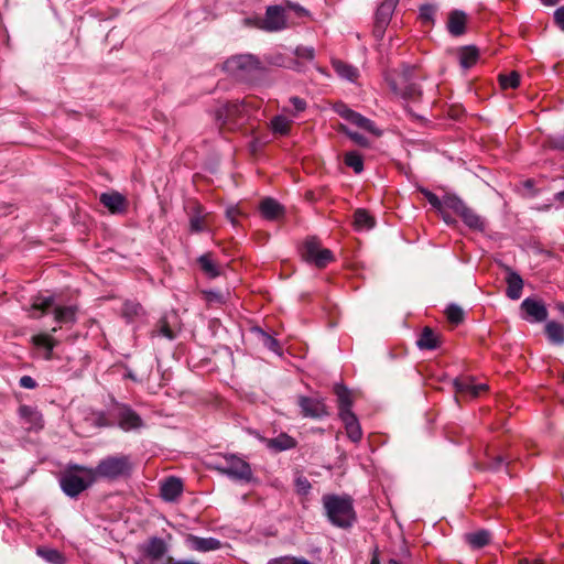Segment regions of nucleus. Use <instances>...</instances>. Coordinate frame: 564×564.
Returning <instances> with one entry per match:
<instances>
[{"label": "nucleus", "mask_w": 564, "mask_h": 564, "mask_svg": "<svg viewBox=\"0 0 564 564\" xmlns=\"http://www.w3.org/2000/svg\"><path fill=\"white\" fill-rule=\"evenodd\" d=\"M324 514L339 529H350L357 522L354 499L349 495L326 494L322 497Z\"/></svg>", "instance_id": "obj_1"}, {"label": "nucleus", "mask_w": 564, "mask_h": 564, "mask_svg": "<svg viewBox=\"0 0 564 564\" xmlns=\"http://www.w3.org/2000/svg\"><path fill=\"white\" fill-rule=\"evenodd\" d=\"M75 468L83 474H91L95 478L110 481L130 478L133 471V463L129 455H111L99 460L95 468L76 465Z\"/></svg>", "instance_id": "obj_2"}, {"label": "nucleus", "mask_w": 564, "mask_h": 564, "mask_svg": "<svg viewBox=\"0 0 564 564\" xmlns=\"http://www.w3.org/2000/svg\"><path fill=\"white\" fill-rule=\"evenodd\" d=\"M415 66L404 64L400 72L387 73L384 79L390 90L409 101H419L422 97V88L414 80Z\"/></svg>", "instance_id": "obj_3"}, {"label": "nucleus", "mask_w": 564, "mask_h": 564, "mask_svg": "<svg viewBox=\"0 0 564 564\" xmlns=\"http://www.w3.org/2000/svg\"><path fill=\"white\" fill-rule=\"evenodd\" d=\"M214 469L235 481L251 482L253 471L248 462L235 454H226L223 462L215 464Z\"/></svg>", "instance_id": "obj_4"}, {"label": "nucleus", "mask_w": 564, "mask_h": 564, "mask_svg": "<svg viewBox=\"0 0 564 564\" xmlns=\"http://www.w3.org/2000/svg\"><path fill=\"white\" fill-rule=\"evenodd\" d=\"M76 465L69 466L59 478V485L64 494L70 498H77L83 491L89 488L94 482L95 478L91 474H85L79 476L80 473L75 468Z\"/></svg>", "instance_id": "obj_5"}, {"label": "nucleus", "mask_w": 564, "mask_h": 564, "mask_svg": "<svg viewBox=\"0 0 564 564\" xmlns=\"http://www.w3.org/2000/svg\"><path fill=\"white\" fill-rule=\"evenodd\" d=\"M301 254L306 262L313 263L317 268H325L335 259L333 251L322 248L319 240L314 236L305 239Z\"/></svg>", "instance_id": "obj_6"}, {"label": "nucleus", "mask_w": 564, "mask_h": 564, "mask_svg": "<svg viewBox=\"0 0 564 564\" xmlns=\"http://www.w3.org/2000/svg\"><path fill=\"white\" fill-rule=\"evenodd\" d=\"M110 415L117 425L126 432L139 430L144 425L142 417L130 405L124 403L115 402L110 410Z\"/></svg>", "instance_id": "obj_7"}, {"label": "nucleus", "mask_w": 564, "mask_h": 564, "mask_svg": "<svg viewBox=\"0 0 564 564\" xmlns=\"http://www.w3.org/2000/svg\"><path fill=\"white\" fill-rule=\"evenodd\" d=\"M43 315L53 313L54 321L62 324H73L76 321V308L74 306H57L54 304L53 296L40 297L37 295V312Z\"/></svg>", "instance_id": "obj_8"}, {"label": "nucleus", "mask_w": 564, "mask_h": 564, "mask_svg": "<svg viewBox=\"0 0 564 564\" xmlns=\"http://www.w3.org/2000/svg\"><path fill=\"white\" fill-rule=\"evenodd\" d=\"M258 29L267 32H276L286 28L285 11L282 6H269L264 19H258L254 24Z\"/></svg>", "instance_id": "obj_9"}, {"label": "nucleus", "mask_w": 564, "mask_h": 564, "mask_svg": "<svg viewBox=\"0 0 564 564\" xmlns=\"http://www.w3.org/2000/svg\"><path fill=\"white\" fill-rule=\"evenodd\" d=\"M335 112L351 124L368 131L375 135H380L381 131L377 129L375 122L361 113L350 109L346 104L338 102L334 106Z\"/></svg>", "instance_id": "obj_10"}, {"label": "nucleus", "mask_w": 564, "mask_h": 564, "mask_svg": "<svg viewBox=\"0 0 564 564\" xmlns=\"http://www.w3.org/2000/svg\"><path fill=\"white\" fill-rule=\"evenodd\" d=\"M399 0H383L377 8L372 34L377 40H382Z\"/></svg>", "instance_id": "obj_11"}, {"label": "nucleus", "mask_w": 564, "mask_h": 564, "mask_svg": "<svg viewBox=\"0 0 564 564\" xmlns=\"http://www.w3.org/2000/svg\"><path fill=\"white\" fill-rule=\"evenodd\" d=\"M297 405L303 417L323 419L329 415L324 398L299 395Z\"/></svg>", "instance_id": "obj_12"}, {"label": "nucleus", "mask_w": 564, "mask_h": 564, "mask_svg": "<svg viewBox=\"0 0 564 564\" xmlns=\"http://www.w3.org/2000/svg\"><path fill=\"white\" fill-rule=\"evenodd\" d=\"M521 317L529 323H542L547 319L549 312L542 300L527 297L520 305Z\"/></svg>", "instance_id": "obj_13"}, {"label": "nucleus", "mask_w": 564, "mask_h": 564, "mask_svg": "<svg viewBox=\"0 0 564 564\" xmlns=\"http://www.w3.org/2000/svg\"><path fill=\"white\" fill-rule=\"evenodd\" d=\"M226 68L231 72H241L253 74L263 70L260 59L252 54H241L228 58L225 63Z\"/></svg>", "instance_id": "obj_14"}, {"label": "nucleus", "mask_w": 564, "mask_h": 564, "mask_svg": "<svg viewBox=\"0 0 564 564\" xmlns=\"http://www.w3.org/2000/svg\"><path fill=\"white\" fill-rule=\"evenodd\" d=\"M246 111L245 102H227L216 110V121L220 126L236 124Z\"/></svg>", "instance_id": "obj_15"}, {"label": "nucleus", "mask_w": 564, "mask_h": 564, "mask_svg": "<svg viewBox=\"0 0 564 564\" xmlns=\"http://www.w3.org/2000/svg\"><path fill=\"white\" fill-rule=\"evenodd\" d=\"M456 393L467 399H476L488 390L486 383H476L473 377H458L453 382Z\"/></svg>", "instance_id": "obj_16"}, {"label": "nucleus", "mask_w": 564, "mask_h": 564, "mask_svg": "<svg viewBox=\"0 0 564 564\" xmlns=\"http://www.w3.org/2000/svg\"><path fill=\"white\" fill-rule=\"evenodd\" d=\"M99 202L102 204L110 214L121 215L127 212L128 200L124 195L117 191L101 193Z\"/></svg>", "instance_id": "obj_17"}, {"label": "nucleus", "mask_w": 564, "mask_h": 564, "mask_svg": "<svg viewBox=\"0 0 564 564\" xmlns=\"http://www.w3.org/2000/svg\"><path fill=\"white\" fill-rule=\"evenodd\" d=\"M259 440L272 453L290 451L297 446V441L288 433H280L276 437L273 438L259 436Z\"/></svg>", "instance_id": "obj_18"}, {"label": "nucleus", "mask_w": 564, "mask_h": 564, "mask_svg": "<svg viewBox=\"0 0 564 564\" xmlns=\"http://www.w3.org/2000/svg\"><path fill=\"white\" fill-rule=\"evenodd\" d=\"M187 214L189 217V231L192 234H198L206 229L204 225L205 209L197 200H192L187 205Z\"/></svg>", "instance_id": "obj_19"}, {"label": "nucleus", "mask_w": 564, "mask_h": 564, "mask_svg": "<svg viewBox=\"0 0 564 564\" xmlns=\"http://www.w3.org/2000/svg\"><path fill=\"white\" fill-rule=\"evenodd\" d=\"M333 391L337 398L338 416L352 414V397L350 390L343 383H335Z\"/></svg>", "instance_id": "obj_20"}, {"label": "nucleus", "mask_w": 564, "mask_h": 564, "mask_svg": "<svg viewBox=\"0 0 564 564\" xmlns=\"http://www.w3.org/2000/svg\"><path fill=\"white\" fill-rule=\"evenodd\" d=\"M259 210L261 216L270 221L278 220L285 215V208L276 199L265 197L260 202Z\"/></svg>", "instance_id": "obj_21"}, {"label": "nucleus", "mask_w": 564, "mask_h": 564, "mask_svg": "<svg viewBox=\"0 0 564 564\" xmlns=\"http://www.w3.org/2000/svg\"><path fill=\"white\" fill-rule=\"evenodd\" d=\"M467 14L463 10H452L448 13L446 28L452 36H462L466 33Z\"/></svg>", "instance_id": "obj_22"}, {"label": "nucleus", "mask_w": 564, "mask_h": 564, "mask_svg": "<svg viewBox=\"0 0 564 564\" xmlns=\"http://www.w3.org/2000/svg\"><path fill=\"white\" fill-rule=\"evenodd\" d=\"M505 270L507 272L506 294L510 300H519L522 294L523 279L521 278V275L518 272H516L512 268H510L508 265L505 267Z\"/></svg>", "instance_id": "obj_23"}, {"label": "nucleus", "mask_w": 564, "mask_h": 564, "mask_svg": "<svg viewBox=\"0 0 564 564\" xmlns=\"http://www.w3.org/2000/svg\"><path fill=\"white\" fill-rule=\"evenodd\" d=\"M160 491L164 501H175L183 492V482L180 478L171 476L162 482Z\"/></svg>", "instance_id": "obj_24"}, {"label": "nucleus", "mask_w": 564, "mask_h": 564, "mask_svg": "<svg viewBox=\"0 0 564 564\" xmlns=\"http://www.w3.org/2000/svg\"><path fill=\"white\" fill-rule=\"evenodd\" d=\"M142 552L151 561H159L167 552V546L163 539L153 536L142 546Z\"/></svg>", "instance_id": "obj_25"}, {"label": "nucleus", "mask_w": 564, "mask_h": 564, "mask_svg": "<svg viewBox=\"0 0 564 564\" xmlns=\"http://www.w3.org/2000/svg\"><path fill=\"white\" fill-rule=\"evenodd\" d=\"M187 543L192 550L197 552H209L221 547V542L216 538H202L193 534L187 536Z\"/></svg>", "instance_id": "obj_26"}, {"label": "nucleus", "mask_w": 564, "mask_h": 564, "mask_svg": "<svg viewBox=\"0 0 564 564\" xmlns=\"http://www.w3.org/2000/svg\"><path fill=\"white\" fill-rule=\"evenodd\" d=\"M37 357L42 356L46 360L55 357L53 349L59 344L51 334L37 333Z\"/></svg>", "instance_id": "obj_27"}, {"label": "nucleus", "mask_w": 564, "mask_h": 564, "mask_svg": "<svg viewBox=\"0 0 564 564\" xmlns=\"http://www.w3.org/2000/svg\"><path fill=\"white\" fill-rule=\"evenodd\" d=\"M416 346L421 350H435L441 346V337L431 327L425 326L416 340Z\"/></svg>", "instance_id": "obj_28"}, {"label": "nucleus", "mask_w": 564, "mask_h": 564, "mask_svg": "<svg viewBox=\"0 0 564 564\" xmlns=\"http://www.w3.org/2000/svg\"><path fill=\"white\" fill-rule=\"evenodd\" d=\"M459 217L470 230L477 232H484L486 230V220L473 208L467 206Z\"/></svg>", "instance_id": "obj_29"}, {"label": "nucleus", "mask_w": 564, "mask_h": 564, "mask_svg": "<svg viewBox=\"0 0 564 564\" xmlns=\"http://www.w3.org/2000/svg\"><path fill=\"white\" fill-rule=\"evenodd\" d=\"M339 419L345 425L348 438L354 443H358L362 438V430L357 415L352 413L345 416H339Z\"/></svg>", "instance_id": "obj_30"}, {"label": "nucleus", "mask_w": 564, "mask_h": 564, "mask_svg": "<svg viewBox=\"0 0 564 564\" xmlns=\"http://www.w3.org/2000/svg\"><path fill=\"white\" fill-rule=\"evenodd\" d=\"M197 263L202 270V272L208 278V279H216L220 275V268L215 262L213 258L212 252L203 253L197 258Z\"/></svg>", "instance_id": "obj_31"}, {"label": "nucleus", "mask_w": 564, "mask_h": 564, "mask_svg": "<svg viewBox=\"0 0 564 564\" xmlns=\"http://www.w3.org/2000/svg\"><path fill=\"white\" fill-rule=\"evenodd\" d=\"M544 333L547 340L556 346L564 345V326L555 321L546 322Z\"/></svg>", "instance_id": "obj_32"}, {"label": "nucleus", "mask_w": 564, "mask_h": 564, "mask_svg": "<svg viewBox=\"0 0 564 564\" xmlns=\"http://www.w3.org/2000/svg\"><path fill=\"white\" fill-rule=\"evenodd\" d=\"M376 225L375 218L367 209L358 208L354 213V227L357 231L369 230Z\"/></svg>", "instance_id": "obj_33"}, {"label": "nucleus", "mask_w": 564, "mask_h": 564, "mask_svg": "<svg viewBox=\"0 0 564 564\" xmlns=\"http://www.w3.org/2000/svg\"><path fill=\"white\" fill-rule=\"evenodd\" d=\"M459 65L464 69L471 68L479 58V50L474 46H464L459 50Z\"/></svg>", "instance_id": "obj_34"}, {"label": "nucleus", "mask_w": 564, "mask_h": 564, "mask_svg": "<svg viewBox=\"0 0 564 564\" xmlns=\"http://www.w3.org/2000/svg\"><path fill=\"white\" fill-rule=\"evenodd\" d=\"M464 538L471 549L479 550L489 544L490 532L482 529L476 532L466 533Z\"/></svg>", "instance_id": "obj_35"}, {"label": "nucleus", "mask_w": 564, "mask_h": 564, "mask_svg": "<svg viewBox=\"0 0 564 564\" xmlns=\"http://www.w3.org/2000/svg\"><path fill=\"white\" fill-rule=\"evenodd\" d=\"M144 315L142 305L134 301H126L122 305V316L127 323H133Z\"/></svg>", "instance_id": "obj_36"}, {"label": "nucleus", "mask_w": 564, "mask_h": 564, "mask_svg": "<svg viewBox=\"0 0 564 564\" xmlns=\"http://www.w3.org/2000/svg\"><path fill=\"white\" fill-rule=\"evenodd\" d=\"M37 556L48 564H66L65 555L56 549L46 546L37 547Z\"/></svg>", "instance_id": "obj_37"}, {"label": "nucleus", "mask_w": 564, "mask_h": 564, "mask_svg": "<svg viewBox=\"0 0 564 564\" xmlns=\"http://www.w3.org/2000/svg\"><path fill=\"white\" fill-rule=\"evenodd\" d=\"M333 67L341 78L348 79L350 82H355L358 78L357 68L343 61H334Z\"/></svg>", "instance_id": "obj_38"}, {"label": "nucleus", "mask_w": 564, "mask_h": 564, "mask_svg": "<svg viewBox=\"0 0 564 564\" xmlns=\"http://www.w3.org/2000/svg\"><path fill=\"white\" fill-rule=\"evenodd\" d=\"M344 163L346 166L352 169V171L356 174H360L365 166H364V158L362 155L357 151H348L344 155Z\"/></svg>", "instance_id": "obj_39"}, {"label": "nucleus", "mask_w": 564, "mask_h": 564, "mask_svg": "<svg viewBox=\"0 0 564 564\" xmlns=\"http://www.w3.org/2000/svg\"><path fill=\"white\" fill-rule=\"evenodd\" d=\"M444 207L453 210L455 214L459 216L463 213V210L467 207V205L456 194L447 193L443 196V208Z\"/></svg>", "instance_id": "obj_40"}, {"label": "nucleus", "mask_w": 564, "mask_h": 564, "mask_svg": "<svg viewBox=\"0 0 564 564\" xmlns=\"http://www.w3.org/2000/svg\"><path fill=\"white\" fill-rule=\"evenodd\" d=\"M21 426L25 431H31L34 425L35 414L31 406L21 405L18 410Z\"/></svg>", "instance_id": "obj_41"}, {"label": "nucleus", "mask_w": 564, "mask_h": 564, "mask_svg": "<svg viewBox=\"0 0 564 564\" xmlns=\"http://www.w3.org/2000/svg\"><path fill=\"white\" fill-rule=\"evenodd\" d=\"M161 336L170 340L176 337L175 332L170 327L169 322L165 317L159 319L155 328L151 332V337Z\"/></svg>", "instance_id": "obj_42"}, {"label": "nucleus", "mask_w": 564, "mask_h": 564, "mask_svg": "<svg viewBox=\"0 0 564 564\" xmlns=\"http://www.w3.org/2000/svg\"><path fill=\"white\" fill-rule=\"evenodd\" d=\"M445 314H446L448 322L454 325H459L465 319V313H464L463 308L455 303H451L447 305V307L445 310Z\"/></svg>", "instance_id": "obj_43"}, {"label": "nucleus", "mask_w": 564, "mask_h": 564, "mask_svg": "<svg viewBox=\"0 0 564 564\" xmlns=\"http://www.w3.org/2000/svg\"><path fill=\"white\" fill-rule=\"evenodd\" d=\"M291 120L284 116H275L271 120V129L274 133L286 135L290 132Z\"/></svg>", "instance_id": "obj_44"}, {"label": "nucleus", "mask_w": 564, "mask_h": 564, "mask_svg": "<svg viewBox=\"0 0 564 564\" xmlns=\"http://www.w3.org/2000/svg\"><path fill=\"white\" fill-rule=\"evenodd\" d=\"M499 84L502 89H514L520 85V75L518 72L499 75Z\"/></svg>", "instance_id": "obj_45"}, {"label": "nucleus", "mask_w": 564, "mask_h": 564, "mask_svg": "<svg viewBox=\"0 0 564 564\" xmlns=\"http://www.w3.org/2000/svg\"><path fill=\"white\" fill-rule=\"evenodd\" d=\"M340 131L344 132L350 140H352L356 144L362 148L369 147V140L361 133L351 131L347 127L341 126Z\"/></svg>", "instance_id": "obj_46"}, {"label": "nucleus", "mask_w": 564, "mask_h": 564, "mask_svg": "<svg viewBox=\"0 0 564 564\" xmlns=\"http://www.w3.org/2000/svg\"><path fill=\"white\" fill-rule=\"evenodd\" d=\"M289 102L292 106V109L285 108L284 110L290 112L294 117L297 116L300 112H303L307 107V102L305 101V99L300 98L297 96L290 97Z\"/></svg>", "instance_id": "obj_47"}, {"label": "nucleus", "mask_w": 564, "mask_h": 564, "mask_svg": "<svg viewBox=\"0 0 564 564\" xmlns=\"http://www.w3.org/2000/svg\"><path fill=\"white\" fill-rule=\"evenodd\" d=\"M420 192L427 199V202L430 203V205L433 208H435L438 212H442V208H443V197L440 198L436 194H434L433 192H431L430 189L424 188V187L420 188Z\"/></svg>", "instance_id": "obj_48"}, {"label": "nucleus", "mask_w": 564, "mask_h": 564, "mask_svg": "<svg viewBox=\"0 0 564 564\" xmlns=\"http://www.w3.org/2000/svg\"><path fill=\"white\" fill-rule=\"evenodd\" d=\"M267 564H313L304 557L280 556L271 558Z\"/></svg>", "instance_id": "obj_49"}, {"label": "nucleus", "mask_w": 564, "mask_h": 564, "mask_svg": "<svg viewBox=\"0 0 564 564\" xmlns=\"http://www.w3.org/2000/svg\"><path fill=\"white\" fill-rule=\"evenodd\" d=\"M312 489V485L310 480L304 476H299L295 478V490L301 496H306L310 494Z\"/></svg>", "instance_id": "obj_50"}, {"label": "nucleus", "mask_w": 564, "mask_h": 564, "mask_svg": "<svg viewBox=\"0 0 564 564\" xmlns=\"http://www.w3.org/2000/svg\"><path fill=\"white\" fill-rule=\"evenodd\" d=\"M436 13V7L430 3L420 7V19L423 22H433Z\"/></svg>", "instance_id": "obj_51"}, {"label": "nucleus", "mask_w": 564, "mask_h": 564, "mask_svg": "<svg viewBox=\"0 0 564 564\" xmlns=\"http://www.w3.org/2000/svg\"><path fill=\"white\" fill-rule=\"evenodd\" d=\"M293 53L297 58L306 61H313L315 57V50L312 46H296Z\"/></svg>", "instance_id": "obj_52"}, {"label": "nucleus", "mask_w": 564, "mask_h": 564, "mask_svg": "<svg viewBox=\"0 0 564 564\" xmlns=\"http://www.w3.org/2000/svg\"><path fill=\"white\" fill-rule=\"evenodd\" d=\"M505 465H507L506 458L501 455H498V456L491 458L490 460H488L485 469H488L491 471H499L502 468V466H505Z\"/></svg>", "instance_id": "obj_53"}, {"label": "nucleus", "mask_w": 564, "mask_h": 564, "mask_svg": "<svg viewBox=\"0 0 564 564\" xmlns=\"http://www.w3.org/2000/svg\"><path fill=\"white\" fill-rule=\"evenodd\" d=\"M262 336H263V345L264 347H267L269 350L271 351H274V352H279L280 350V343L278 341V339H275L274 337H272L271 335L262 332Z\"/></svg>", "instance_id": "obj_54"}, {"label": "nucleus", "mask_w": 564, "mask_h": 564, "mask_svg": "<svg viewBox=\"0 0 564 564\" xmlns=\"http://www.w3.org/2000/svg\"><path fill=\"white\" fill-rule=\"evenodd\" d=\"M203 293H204L205 300L208 303H224V296L218 291L208 290V291H204Z\"/></svg>", "instance_id": "obj_55"}, {"label": "nucleus", "mask_w": 564, "mask_h": 564, "mask_svg": "<svg viewBox=\"0 0 564 564\" xmlns=\"http://www.w3.org/2000/svg\"><path fill=\"white\" fill-rule=\"evenodd\" d=\"M555 25L564 32V6L558 7L553 13Z\"/></svg>", "instance_id": "obj_56"}, {"label": "nucleus", "mask_w": 564, "mask_h": 564, "mask_svg": "<svg viewBox=\"0 0 564 564\" xmlns=\"http://www.w3.org/2000/svg\"><path fill=\"white\" fill-rule=\"evenodd\" d=\"M551 143L553 149L564 151V132L562 134L554 137Z\"/></svg>", "instance_id": "obj_57"}, {"label": "nucleus", "mask_w": 564, "mask_h": 564, "mask_svg": "<svg viewBox=\"0 0 564 564\" xmlns=\"http://www.w3.org/2000/svg\"><path fill=\"white\" fill-rule=\"evenodd\" d=\"M20 386L26 389L35 388V380L30 376H23L20 379Z\"/></svg>", "instance_id": "obj_58"}, {"label": "nucleus", "mask_w": 564, "mask_h": 564, "mask_svg": "<svg viewBox=\"0 0 564 564\" xmlns=\"http://www.w3.org/2000/svg\"><path fill=\"white\" fill-rule=\"evenodd\" d=\"M227 218L230 220V223L236 226L237 225V217L239 215V210L236 207H230L226 212Z\"/></svg>", "instance_id": "obj_59"}, {"label": "nucleus", "mask_w": 564, "mask_h": 564, "mask_svg": "<svg viewBox=\"0 0 564 564\" xmlns=\"http://www.w3.org/2000/svg\"><path fill=\"white\" fill-rule=\"evenodd\" d=\"M289 8L294 10L301 17L308 15V11L299 3H289Z\"/></svg>", "instance_id": "obj_60"}, {"label": "nucleus", "mask_w": 564, "mask_h": 564, "mask_svg": "<svg viewBox=\"0 0 564 564\" xmlns=\"http://www.w3.org/2000/svg\"><path fill=\"white\" fill-rule=\"evenodd\" d=\"M135 564H141L140 562H137ZM164 564H199L198 562L191 561V560H173L169 558L167 562Z\"/></svg>", "instance_id": "obj_61"}, {"label": "nucleus", "mask_w": 564, "mask_h": 564, "mask_svg": "<svg viewBox=\"0 0 564 564\" xmlns=\"http://www.w3.org/2000/svg\"><path fill=\"white\" fill-rule=\"evenodd\" d=\"M441 215H442V219L447 224V225H455L456 224V219L448 213L444 212L442 209V212H440Z\"/></svg>", "instance_id": "obj_62"}, {"label": "nucleus", "mask_w": 564, "mask_h": 564, "mask_svg": "<svg viewBox=\"0 0 564 564\" xmlns=\"http://www.w3.org/2000/svg\"><path fill=\"white\" fill-rule=\"evenodd\" d=\"M97 424L99 426H112L113 424L108 422L106 419V415L104 413H100L97 417Z\"/></svg>", "instance_id": "obj_63"}, {"label": "nucleus", "mask_w": 564, "mask_h": 564, "mask_svg": "<svg viewBox=\"0 0 564 564\" xmlns=\"http://www.w3.org/2000/svg\"><path fill=\"white\" fill-rule=\"evenodd\" d=\"M519 564H543V561L540 558H534V560L521 558L519 561Z\"/></svg>", "instance_id": "obj_64"}]
</instances>
